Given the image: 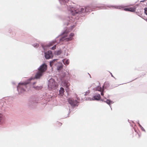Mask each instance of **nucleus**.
Returning a JSON list of instances; mask_svg holds the SVG:
<instances>
[{
    "label": "nucleus",
    "mask_w": 147,
    "mask_h": 147,
    "mask_svg": "<svg viewBox=\"0 0 147 147\" xmlns=\"http://www.w3.org/2000/svg\"><path fill=\"white\" fill-rule=\"evenodd\" d=\"M90 7L87 6L84 9L83 7H80L78 9H76L73 7H70L68 8L69 13L73 16H78V14H82L85 12H90V11H92Z\"/></svg>",
    "instance_id": "obj_1"
},
{
    "label": "nucleus",
    "mask_w": 147,
    "mask_h": 147,
    "mask_svg": "<svg viewBox=\"0 0 147 147\" xmlns=\"http://www.w3.org/2000/svg\"><path fill=\"white\" fill-rule=\"evenodd\" d=\"M46 70V64L44 63L41 65L38 69V71L34 77L35 79H39L43 74Z\"/></svg>",
    "instance_id": "obj_2"
},
{
    "label": "nucleus",
    "mask_w": 147,
    "mask_h": 147,
    "mask_svg": "<svg viewBox=\"0 0 147 147\" xmlns=\"http://www.w3.org/2000/svg\"><path fill=\"white\" fill-rule=\"evenodd\" d=\"M68 31L67 30H65L62 34V35L63 36L60 39V41H63L65 40L66 41H70L72 39V37L74 35V34L73 33H71L68 38H65L66 36H67V33L68 32L70 31Z\"/></svg>",
    "instance_id": "obj_3"
},
{
    "label": "nucleus",
    "mask_w": 147,
    "mask_h": 147,
    "mask_svg": "<svg viewBox=\"0 0 147 147\" xmlns=\"http://www.w3.org/2000/svg\"><path fill=\"white\" fill-rule=\"evenodd\" d=\"M57 86V84L53 78H51L49 81L48 84V88L49 90L55 88Z\"/></svg>",
    "instance_id": "obj_4"
},
{
    "label": "nucleus",
    "mask_w": 147,
    "mask_h": 147,
    "mask_svg": "<svg viewBox=\"0 0 147 147\" xmlns=\"http://www.w3.org/2000/svg\"><path fill=\"white\" fill-rule=\"evenodd\" d=\"M68 101L69 104L72 107L78 106V102L76 100H74L73 98H69L68 100Z\"/></svg>",
    "instance_id": "obj_5"
},
{
    "label": "nucleus",
    "mask_w": 147,
    "mask_h": 147,
    "mask_svg": "<svg viewBox=\"0 0 147 147\" xmlns=\"http://www.w3.org/2000/svg\"><path fill=\"white\" fill-rule=\"evenodd\" d=\"M27 83H19L17 87V89L18 91H20L21 92H23L25 91L24 88L26 87V84Z\"/></svg>",
    "instance_id": "obj_6"
},
{
    "label": "nucleus",
    "mask_w": 147,
    "mask_h": 147,
    "mask_svg": "<svg viewBox=\"0 0 147 147\" xmlns=\"http://www.w3.org/2000/svg\"><path fill=\"white\" fill-rule=\"evenodd\" d=\"M53 57V54L51 51H48L47 52V59L51 58Z\"/></svg>",
    "instance_id": "obj_7"
},
{
    "label": "nucleus",
    "mask_w": 147,
    "mask_h": 147,
    "mask_svg": "<svg viewBox=\"0 0 147 147\" xmlns=\"http://www.w3.org/2000/svg\"><path fill=\"white\" fill-rule=\"evenodd\" d=\"M56 42H57L55 40H53L51 42H49L47 44V47H51L55 44Z\"/></svg>",
    "instance_id": "obj_8"
},
{
    "label": "nucleus",
    "mask_w": 147,
    "mask_h": 147,
    "mask_svg": "<svg viewBox=\"0 0 147 147\" xmlns=\"http://www.w3.org/2000/svg\"><path fill=\"white\" fill-rule=\"evenodd\" d=\"M63 64L61 63H58L56 64L57 68L58 70H61L63 68Z\"/></svg>",
    "instance_id": "obj_9"
},
{
    "label": "nucleus",
    "mask_w": 147,
    "mask_h": 147,
    "mask_svg": "<svg viewBox=\"0 0 147 147\" xmlns=\"http://www.w3.org/2000/svg\"><path fill=\"white\" fill-rule=\"evenodd\" d=\"M70 18L68 17L66 19L64 20L63 21L64 24L66 25H68L69 24V22L70 21Z\"/></svg>",
    "instance_id": "obj_10"
},
{
    "label": "nucleus",
    "mask_w": 147,
    "mask_h": 147,
    "mask_svg": "<svg viewBox=\"0 0 147 147\" xmlns=\"http://www.w3.org/2000/svg\"><path fill=\"white\" fill-rule=\"evenodd\" d=\"M100 96L99 94H96L93 97V98L92 99L93 100H99L100 98Z\"/></svg>",
    "instance_id": "obj_11"
},
{
    "label": "nucleus",
    "mask_w": 147,
    "mask_h": 147,
    "mask_svg": "<svg viewBox=\"0 0 147 147\" xmlns=\"http://www.w3.org/2000/svg\"><path fill=\"white\" fill-rule=\"evenodd\" d=\"M109 84L108 82H106L104 83L103 86V89H107L109 87Z\"/></svg>",
    "instance_id": "obj_12"
},
{
    "label": "nucleus",
    "mask_w": 147,
    "mask_h": 147,
    "mask_svg": "<svg viewBox=\"0 0 147 147\" xmlns=\"http://www.w3.org/2000/svg\"><path fill=\"white\" fill-rule=\"evenodd\" d=\"M57 59H54L53 60L51 61H50L49 62L50 65L51 67H52V66L54 64H56L55 63L57 61Z\"/></svg>",
    "instance_id": "obj_13"
},
{
    "label": "nucleus",
    "mask_w": 147,
    "mask_h": 147,
    "mask_svg": "<svg viewBox=\"0 0 147 147\" xmlns=\"http://www.w3.org/2000/svg\"><path fill=\"white\" fill-rule=\"evenodd\" d=\"M63 84V85L66 86L67 88H68V87L70 85V84L68 82V81H65L64 82Z\"/></svg>",
    "instance_id": "obj_14"
},
{
    "label": "nucleus",
    "mask_w": 147,
    "mask_h": 147,
    "mask_svg": "<svg viewBox=\"0 0 147 147\" xmlns=\"http://www.w3.org/2000/svg\"><path fill=\"white\" fill-rule=\"evenodd\" d=\"M129 11L134 12L136 10V8L134 6V7H131L129 8Z\"/></svg>",
    "instance_id": "obj_15"
},
{
    "label": "nucleus",
    "mask_w": 147,
    "mask_h": 147,
    "mask_svg": "<svg viewBox=\"0 0 147 147\" xmlns=\"http://www.w3.org/2000/svg\"><path fill=\"white\" fill-rule=\"evenodd\" d=\"M96 90H97L101 92L102 91H104V89H102L100 86H98L96 88H95Z\"/></svg>",
    "instance_id": "obj_16"
},
{
    "label": "nucleus",
    "mask_w": 147,
    "mask_h": 147,
    "mask_svg": "<svg viewBox=\"0 0 147 147\" xmlns=\"http://www.w3.org/2000/svg\"><path fill=\"white\" fill-rule=\"evenodd\" d=\"M64 89L63 88L61 87L59 90V93L61 95H63L64 94Z\"/></svg>",
    "instance_id": "obj_17"
},
{
    "label": "nucleus",
    "mask_w": 147,
    "mask_h": 147,
    "mask_svg": "<svg viewBox=\"0 0 147 147\" xmlns=\"http://www.w3.org/2000/svg\"><path fill=\"white\" fill-rule=\"evenodd\" d=\"M61 50H59L57 51H55V54L57 55H58L61 54Z\"/></svg>",
    "instance_id": "obj_18"
},
{
    "label": "nucleus",
    "mask_w": 147,
    "mask_h": 147,
    "mask_svg": "<svg viewBox=\"0 0 147 147\" xmlns=\"http://www.w3.org/2000/svg\"><path fill=\"white\" fill-rule=\"evenodd\" d=\"M105 102H106L109 105L111 103L112 104L113 103V101H111L109 99H107L106 101H105Z\"/></svg>",
    "instance_id": "obj_19"
},
{
    "label": "nucleus",
    "mask_w": 147,
    "mask_h": 147,
    "mask_svg": "<svg viewBox=\"0 0 147 147\" xmlns=\"http://www.w3.org/2000/svg\"><path fill=\"white\" fill-rule=\"evenodd\" d=\"M65 60L64 59H63V62L64 63V64H67V65H68L69 64V60L68 59H67V60H66L65 61V62H64V61H65Z\"/></svg>",
    "instance_id": "obj_20"
},
{
    "label": "nucleus",
    "mask_w": 147,
    "mask_h": 147,
    "mask_svg": "<svg viewBox=\"0 0 147 147\" xmlns=\"http://www.w3.org/2000/svg\"><path fill=\"white\" fill-rule=\"evenodd\" d=\"M59 1L61 4L62 5L65 4V0H59Z\"/></svg>",
    "instance_id": "obj_21"
},
{
    "label": "nucleus",
    "mask_w": 147,
    "mask_h": 147,
    "mask_svg": "<svg viewBox=\"0 0 147 147\" xmlns=\"http://www.w3.org/2000/svg\"><path fill=\"white\" fill-rule=\"evenodd\" d=\"M36 90H39L42 89V87L41 86L38 87L37 86L36 87H34Z\"/></svg>",
    "instance_id": "obj_22"
},
{
    "label": "nucleus",
    "mask_w": 147,
    "mask_h": 147,
    "mask_svg": "<svg viewBox=\"0 0 147 147\" xmlns=\"http://www.w3.org/2000/svg\"><path fill=\"white\" fill-rule=\"evenodd\" d=\"M56 45H55L53 47H52L51 48V49L52 50H54L56 49Z\"/></svg>",
    "instance_id": "obj_23"
},
{
    "label": "nucleus",
    "mask_w": 147,
    "mask_h": 147,
    "mask_svg": "<svg viewBox=\"0 0 147 147\" xmlns=\"http://www.w3.org/2000/svg\"><path fill=\"white\" fill-rule=\"evenodd\" d=\"M144 13L146 15H147V8L145 7L144 9Z\"/></svg>",
    "instance_id": "obj_24"
},
{
    "label": "nucleus",
    "mask_w": 147,
    "mask_h": 147,
    "mask_svg": "<svg viewBox=\"0 0 147 147\" xmlns=\"http://www.w3.org/2000/svg\"><path fill=\"white\" fill-rule=\"evenodd\" d=\"M125 11H129V8H124L123 9Z\"/></svg>",
    "instance_id": "obj_25"
},
{
    "label": "nucleus",
    "mask_w": 147,
    "mask_h": 147,
    "mask_svg": "<svg viewBox=\"0 0 147 147\" xmlns=\"http://www.w3.org/2000/svg\"><path fill=\"white\" fill-rule=\"evenodd\" d=\"M2 115L1 114H0V121H1V120L2 119Z\"/></svg>",
    "instance_id": "obj_26"
},
{
    "label": "nucleus",
    "mask_w": 147,
    "mask_h": 147,
    "mask_svg": "<svg viewBox=\"0 0 147 147\" xmlns=\"http://www.w3.org/2000/svg\"><path fill=\"white\" fill-rule=\"evenodd\" d=\"M38 45L37 44H36L35 45H34V47H37L38 46Z\"/></svg>",
    "instance_id": "obj_27"
},
{
    "label": "nucleus",
    "mask_w": 147,
    "mask_h": 147,
    "mask_svg": "<svg viewBox=\"0 0 147 147\" xmlns=\"http://www.w3.org/2000/svg\"><path fill=\"white\" fill-rule=\"evenodd\" d=\"M103 91H102V92H101V95L102 96H103L104 95V93L103 92Z\"/></svg>",
    "instance_id": "obj_28"
},
{
    "label": "nucleus",
    "mask_w": 147,
    "mask_h": 147,
    "mask_svg": "<svg viewBox=\"0 0 147 147\" xmlns=\"http://www.w3.org/2000/svg\"><path fill=\"white\" fill-rule=\"evenodd\" d=\"M141 129H142V130L144 131H145V130L144 129V128L142 127H141Z\"/></svg>",
    "instance_id": "obj_29"
},
{
    "label": "nucleus",
    "mask_w": 147,
    "mask_h": 147,
    "mask_svg": "<svg viewBox=\"0 0 147 147\" xmlns=\"http://www.w3.org/2000/svg\"><path fill=\"white\" fill-rule=\"evenodd\" d=\"M42 47L45 50V46H44L43 45H42Z\"/></svg>",
    "instance_id": "obj_30"
},
{
    "label": "nucleus",
    "mask_w": 147,
    "mask_h": 147,
    "mask_svg": "<svg viewBox=\"0 0 147 147\" xmlns=\"http://www.w3.org/2000/svg\"><path fill=\"white\" fill-rule=\"evenodd\" d=\"M45 58H46V52H45Z\"/></svg>",
    "instance_id": "obj_31"
},
{
    "label": "nucleus",
    "mask_w": 147,
    "mask_h": 147,
    "mask_svg": "<svg viewBox=\"0 0 147 147\" xmlns=\"http://www.w3.org/2000/svg\"><path fill=\"white\" fill-rule=\"evenodd\" d=\"M89 92H86L84 95H87V94H86L87 93H88V94H89Z\"/></svg>",
    "instance_id": "obj_32"
},
{
    "label": "nucleus",
    "mask_w": 147,
    "mask_h": 147,
    "mask_svg": "<svg viewBox=\"0 0 147 147\" xmlns=\"http://www.w3.org/2000/svg\"><path fill=\"white\" fill-rule=\"evenodd\" d=\"M138 124H139V125L140 126V127L141 128V127H142V126L139 123Z\"/></svg>",
    "instance_id": "obj_33"
},
{
    "label": "nucleus",
    "mask_w": 147,
    "mask_h": 147,
    "mask_svg": "<svg viewBox=\"0 0 147 147\" xmlns=\"http://www.w3.org/2000/svg\"><path fill=\"white\" fill-rule=\"evenodd\" d=\"M110 74H111V76H112V77H113V75L112 74V73H110Z\"/></svg>",
    "instance_id": "obj_34"
},
{
    "label": "nucleus",
    "mask_w": 147,
    "mask_h": 147,
    "mask_svg": "<svg viewBox=\"0 0 147 147\" xmlns=\"http://www.w3.org/2000/svg\"><path fill=\"white\" fill-rule=\"evenodd\" d=\"M77 100H80V99H79V98H77Z\"/></svg>",
    "instance_id": "obj_35"
},
{
    "label": "nucleus",
    "mask_w": 147,
    "mask_h": 147,
    "mask_svg": "<svg viewBox=\"0 0 147 147\" xmlns=\"http://www.w3.org/2000/svg\"><path fill=\"white\" fill-rule=\"evenodd\" d=\"M90 75V77H91V76H90V75Z\"/></svg>",
    "instance_id": "obj_36"
},
{
    "label": "nucleus",
    "mask_w": 147,
    "mask_h": 147,
    "mask_svg": "<svg viewBox=\"0 0 147 147\" xmlns=\"http://www.w3.org/2000/svg\"><path fill=\"white\" fill-rule=\"evenodd\" d=\"M146 20L147 21V19H146Z\"/></svg>",
    "instance_id": "obj_37"
}]
</instances>
